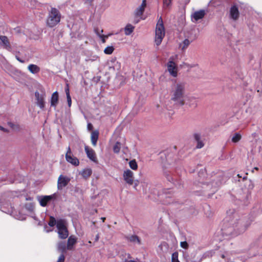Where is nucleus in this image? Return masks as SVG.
<instances>
[{
  "label": "nucleus",
  "instance_id": "f257e3e1",
  "mask_svg": "<svg viewBox=\"0 0 262 262\" xmlns=\"http://www.w3.org/2000/svg\"><path fill=\"white\" fill-rule=\"evenodd\" d=\"M251 222L247 216L240 217L234 214L232 217L227 219L224 223V231L226 235L236 236L244 232L250 226Z\"/></svg>",
  "mask_w": 262,
  "mask_h": 262
},
{
  "label": "nucleus",
  "instance_id": "f03ea898",
  "mask_svg": "<svg viewBox=\"0 0 262 262\" xmlns=\"http://www.w3.org/2000/svg\"><path fill=\"white\" fill-rule=\"evenodd\" d=\"M172 93L171 100L176 102L180 105H183L185 103V101L183 99L185 93V83H177Z\"/></svg>",
  "mask_w": 262,
  "mask_h": 262
},
{
  "label": "nucleus",
  "instance_id": "7ed1b4c3",
  "mask_svg": "<svg viewBox=\"0 0 262 262\" xmlns=\"http://www.w3.org/2000/svg\"><path fill=\"white\" fill-rule=\"evenodd\" d=\"M60 19L61 14L59 11L55 8L52 7L49 11L46 20L47 25L50 28H53L60 22Z\"/></svg>",
  "mask_w": 262,
  "mask_h": 262
},
{
  "label": "nucleus",
  "instance_id": "20e7f679",
  "mask_svg": "<svg viewBox=\"0 0 262 262\" xmlns=\"http://www.w3.org/2000/svg\"><path fill=\"white\" fill-rule=\"evenodd\" d=\"M165 35V27L162 17H160L158 20L155 29V42L157 46L161 43Z\"/></svg>",
  "mask_w": 262,
  "mask_h": 262
},
{
  "label": "nucleus",
  "instance_id": "39448f33",
  "mask_svg": "<svg viewBox=\"0 0 262 262\" xmlns=\"http://www.w3.org/2000/svg\"><path fill=\"white\" fill-rule=\"evenodd\" d=\"M57 228L60 238L66 239L68 237L69 231L66 225L65 220L62 219L57 220Z\"/></svg>",
  "mask_w": 262,
  "mask_h": 262
},
{
  "label": "nucleus",
  "instance_id": "423d86ee",
  "mask_svg": "<svg viewBox=\"0 0 262 262\" xmlns=\"http://www.w3.org/2000/svg\"><path fill=\"white\" fill-rule=\"evenodd\" d=\"M71 154H72V152H71V148H70V147L69 146L68 148L67 153L66 154V160L68 162L73 164V165L78 166L79 164V160L77 158L73 157L71 155Z\"/></svg>",
  "mask_w": 262,
  "mask_h": 262
},
{
  "label": "nucleus",
  "instance_id": "0eeeda50",
  "mask_svg": "<svg viewBox=\"0 0 262 262\" xmlns=\"http://www.w3.org/2000/svg\"><path fill=\"white\" fill-rule=\"evenodd\" d=\"M123 177L126 183L132 185L134 182V173L129 169H127L123 172Z\"/></svg>",
  "mask_w": 262,
  "mask_h": 262
},
{
  "label": "nucleus",
  "instance_id": "6e6552de",
  "mask_svg": "<svg viewBox=\"0 0 262 262\" xmlns=\"http://www.w3.org/2000/svg\"><path fill=\"white\" fill-rule=\"evenodd\" d=\"M167 70L171 75L173 77L177 76V67L175 62L172 60H170L167 63Z\"/></svg>",
  "mask_w": 262,
  "mask_h": 262
},
{
  "label": "nucleus",
  "instance_id": "1a4fd4ad",
  "mask_svg": "<svg viewBox=\"0 0 262 262\" xmlns=\"http://www.w3.org/2000/svg\"><path fill=\"white\" fill-rule=\"evenodd\" d=\"M84 150H85V151L86 154L88 157L91 161L97 163V158L95 151L92 148H90L88 146H85Z\"/></svg>",
  "mask_w": 262,
  "mask_h": 262
},
{
  "label": "nucleus",
  "instance_id": "9d476101",
  "mask_svg": "<svg viewBox=\"0 0 262 262\" xmlns=\"http://www.w3.org/2000/svg\"><path fill=\"white\" fill-rule=\"evenodd\" d=\"M70 179L60 175L58 179L57 187L58 189H62L66 187L70 182Z\"/></svg>",
  "mask_w": 262,
  "mask_h": 262
},
{
  "label": "nucleus",
  "instance_id": "9b49d317",
  "mask_svg": "<svg viewBox=\"0 0 262 262\" xmlns=\"http://www.w3.org/2000/svg\"><path fill=\"white\" fill-rule=\"evenodd\" d=\"M35 96L36 100L37 105L40 108L45 107L44 97L42 95H40L38 92H35Z\"/></svg>",
  "mask_w": 262,
  "mask_h": 262
},
{
  "label": "nucleus",
  "instance_id": "f8f14e48",
  "mask_svg": "<svg viewBox=\"0 0 262 262\" xmlns=\"http://www.w3.org/2000/svg\"><path fill=\"white\" fill-rule=\"evenodd\" d=\"M0 45L4 46V48L8 51H11V47L8 37L6 36H0Z\"/></svg>",
  "mask_w": 262,
  "mask_h": 262
},
{
  "label": "nucleus",
  "instance_id": "ddd939ff",
  "mask_svg": "<svg viewBox=\"0 0 262 262\" xmlns=\"http://www.w3.org/2000/svg\"><path fill=\"white\" fill-rule=\"evenodd\" d=\"M230 15L233 20H237L239 15L238 7L236 5L232 6L230 10Z\"/></svg>",
  "mask_w": 262,
  "mask_h": 262
},
{
  "label": "nucleus",
  "instance_id": "4468645a",
  "mask_svg": "<svg viewBox=\"0 0 262 262\" xmlns=\"http://www.w3.org/2000/svg\"><path fill=\"white\" fill-rule=\"evenodd\" d=\"M77 238L74 235L70 236L67 242V250H72L73 249L74 246L77 243Z\"/></svg>",
  "mask_w": 262,
  "mask_h": 262
},
{
  "label": "nucleus",
  "instance_id": "2eb2a0df",
  "mask_svg": "<svg viewBox=\"0 0 262 262\" xmlns=\"http://www.w3.org/2000/svg\"><path fill=\"white\" fill-rule=\"evenodd\" d=\"M146 6V1L143 0L141 6L139 8H138L136 10V11L135 13L136 15L137 16H141L144 11Z\"/></svg>",
  "mask_w": 262,
  "mask_h": 262
},
{
  "label": "nucleus",
  "instance_id": "dca6fc26",
  "mask_svg": "<svg viewBox=\"0 0 262 262\" xmlns=\"http://www.w3.org/2000/svg\"><path fill=\"white\" fill-rule=\"evenodd\" d=\"M53 199V196L52 195H45L40 199L39 201L40 205L42 207H45Z\"/></svg>",
  "mask_w": 262,
  "mask_h": 262
},
{
  "label": "nucleus",
  "instance_id": "f3484780",
  "mask_svg": "<svg viewBox=\"0 0 262 262\" xmlns=\"http://www.w3.org/2000/svg\"><path fill=\"white\" fill-rule=\"evenodd\" d=\"M99 137V132L98 130H94L92 132L91 136V140L92 144L94 146L97 144V142Z\"/></svg>",
  "mask_w": 262,
  "mask_h": 262
},
{
  "label": "nucleus",
  "instance_id": "a211bd4d",
  "mask_svg": "<svg viewBox=\"0 0 262 262\" xmlns=\"http://www.w3.org/2000/svg\"><path fill=\"white\" fill-rule=\"evenodd\" d=\"M205 15V12L204 10L195 11L193 14V17L195 20L197 21L203 18Z\"/></svg>",
  "mask_w": 262,
  "mask_h": 262
},
{
  "label": "nucleus",
  "instance_id": "6ab92c4d",
  "mask_svg": "<svg viewBox=\"0 0 262 262\" xmlns=\"http://www.w3.org/2000/svg\"><path fill=\"white\" fill-rule=\"evenodd\" d=\"M58 102V92H54L51 96V105L56 107Z\"/></svg>",
  "mask_w": 262,
  "mask_h": 262
},
{
  "label": "nucleus",
  "instance_id": "aec40b11",
  "mask_svg": "<svg viewBox=\"0 0 262 262\" xmlns=\"http://www.w3.org/2000/svg\"><path fill=\"white\" fill-rule=\"evenodd\" d=\"M28 70L32 74H36L40 72V68L34 64H30L28 67Z\"/></svg>",
  "mask_w": 262,
  "mask_h": 262
},
{
  "label": "nucleus",
  "instance_id": "412c9836",
  "mask_svg": "<svg viewBox=\"0 0 262 262\" xmlns=\"http://www.w3.org/2000/svg\"><path fill=\"white\" fill-rule=\"evenodd\" d=\"M193 137L198 144L196 145L197 148H201L204 146V143L201 141V136L199 134L195 133L193 135Z\"/></svg>",
  "mask_w": 262,
  "mask_h": 262
},
{
  "label": "nucleus",
  "instance_id": "4be33fe9",
  "mask_svg": "<svg viewBox=\"0 0 262 262\" xmlns=\"http://www.w3.org/2000/svg\"><path fill=\"white\" fill-rule=\"evenodd\" d=\"M127 240L132 243H137L138 244H141V241L139 237L136 235H132L127 237Z\"/></svg>",
  "mask_w": 262,
  "mask_h": 262
},
{
  "label": "nucleus",
  "instance_id": "5701e85b",
  "mask_svg": "<svg viewBox=\"0 0 262 262\" xmlns=\"http://www.w3.org/2000/svg\"><path fill=\"white\" fill-rule=\"evenodd\" d=\"M135 27L131 24H127L124 28V33L126 35H130L134 30Z\"/></svg>",
  "mask_w": 262,
  "mask_h": 262
},
{
  "label": "nucleus",
  "instance_id": "b1692460",
  "mask_svg": "<svg viewBox=\"0 0 262 262\" xmlns=\"http://www.w3.org/2000/svg\"><path fill=\"white\" fill-rule=\"evenodd\" d=\"M92 173V170L90 168H86L82 170L81 172V176L84 179L89 178Z\"/></svg>",
  "mask_w": 262,
  "mask_h": 262
},
{
  "label": "nucleus",
  "instance_id": "393cba45",
  "mask_svg": "<svg viewBox=\"0 0 262 262\" xmlns=\"http://www.w3.org/2000/svg\"><path fill=\"white\" fill-rule=\"evenodd\" d=\"M58 249L62 253H64L67 250V246L64 242H60L58 244Z\"/></svg>",
  "mask_w": 262,
  "mask_h": 262
},
{
  "label": "nucleus",
  "instance_id": "a878e982",
  "mask_svg": "<svg viewBox=\"0 0 262 262\" xmlns=\"http://www.w3.org/2000/svg\"><path fill=\"white\" fill-rule=\"evenodd\" d=\"M190 41L188 39H185L183 42L180 44V46L181 47L182 50H185L190 45Z\"/></svg>",
  "mask_w": 262,
  "mask_h": 262
},
{
  "label": "nucleus",
  "instance_id": "bb28decb",
  "mask_svg": "<svg viewBox=\"0 0 262 262\" xmlns=\"http://www.w3.org/2000/svg\"><path fill=\"white\" fill-rule=\"evenodd\" d=\"M129 165L133 170H137L138 169V164L135 160H132L129 162Z\"/></svg>",
  "mask_w": 262,
  "mask_h": 262
},
{
  "label": "nucleus",
  "instance_id": "cd10ccee",
  "mask_svg": "<svg viewBox=\"0 0 262 262\" xmlns=\"http://www.w3.org/2000/svg\"><path fill=\"white\" fill-rule=\"evenodd\" d=\"M242 138V136L239 133H235L232 138V141L233 143H237Z\"/></svg>",
  "mask_w": 262,
  "mask_h": 262
},
{
  "label": "nucleus",
  "instance_id": "c85d7f7f",
  "mask_svg": "<svg viewBox=\"0 0 262 262\" xmlns=\"http://www.w3.org/2000/svg\"><path fill=\"white\" fill-rule=\"evenodd\" d=\"M115 49L113 46H108L105 48L104 53L107 55H110L112 54Z\"/></svg>",
  "mask_w": 262,
  "mask_h": 262
},
{
  "label": "nucleus",
  "instance_id": "c756f323",
  "mask_svg": "<svg viewBox=\"0 0 262 262\" xmlns=\"http://www.w3.org/2000/svg\"><path fill=\"white\" fill-rule=\"evenodd\" d=\"M66 95H67V97L68 105L69 106H70L71 105L72 100H71V96L70 95V92H69V89L68 87V85H67V88L66 89Z\"/></svg>",
  "mask_w": 262,
  "mask_h": 262
},
{
  "label": "nucleus",
  "instance_id": "7c9ffc66",
  "mask_svg": "<svg viewBox=\"0 0 262 262\" xmlns=\"http://www.w3.org/2000/svg\"><path fill=\"white\" fill-rule=\"evenodd\" d=\"M48 225L51 227H54L55 225H57V222L54 217L52 216H50Z\"/></svg>",
  "mask_w": 262,
  "mask_h": 262
},
{
  "label": "nucleus",
  "instance_id": "2f4dec72",
  "mask_svg": "<svg viewBox=\"0 0 262 262\" xmlns=\"http://www.w3.org/2000/svg\"><path fill=\"white\" fill-rule=\"evenodd\" d=\"M121 143L117 142L113 147V151L115 153H119L120 150Z\"/></svg>",
  "mask_w": 262,
  "mask_h": 262
},
{
  "label": "nucleus",
  "instance_id": "473e14b6",
  "mask_svg": "<svg viewBox=\"0 0 262 262\" xmlns=\"http://www.w3.org/2000/svg\"><path fill=\"white\" fill-rule=\"evenodd\" d=\"M172 262H180L178 259V253L175 252L172 253L171 257Z\"/></svg>",
  "mask_w": 262,
  "mask_h": 262
},
{
  "label": "nucleus",
  "instance_id": "72a5a7b5",
  "mask_svg": "<svg viewBox=\"0 0 262 262\" xmlns=\"http://www.w3.org/2000/svg\"><path fill=\"white\" fill-rule=\"evenodd\" d=\"M163 7L166 8L170 6L171 0H163Z\"/></svg>",
  "mask_w": 262,
  "mask_h": 262
},
{
  "label": "nucleus",
  "instance_id": "f704fd0d",
  "mask_svg": "<svg viewBox=\"0 0 262 262\" xmlns=\"http://www.w3.org/2000/svg\"><path fill=\"white\" fill-rule=\"evenodd\" d=\"M180 245L181 247L184 249H187L188 247V244L186 242H181Z\"/></svg>",
  "mask_w": 262,
  "mask_h": 262
},
{
  "label": "nucleus",
  "instance_id": "c9c22d12",
  "mask_svg": "<svg viewBox=\"0 0 262 262\" xmlns=\"http://www.w3.org/2000/svg\"><path fill=\"white\" fill-rule=\"evenodd\" d=\"M64 259H65L64 256L63 254H62L61 255H60V256L57 260V262H64Z\"/></svg>",
  "mask_w": 262,
  "mask_h": 262
},
{
  "label": "nucleus",
  "instance_id": "e433bc0d",
  "mask_svg": "<svg viewBox=\"0 0 262 262\" xmlns=\"http://www.w3.org/2000/svg\"><path fill=\"white\" fill-rule=\"evenodd\" d=\"M97 34H98V35H99V36L101 38V39H101L102 42L103 43H105V38H107V36H104V35H99V33H98V32H97Z\"/></svg>",
  "mask_w": 262,
  "mask_h": 262
},
{
  "label": "nucleus",
  "instance_id": "4c0bfd02",
  "mask_svg": "<svg viewBox=\"0 0 262 262\" xmlns=\"http://www.w3.org/2000/svg\"><path fill=\"white\" fill-rule=\"evenodd\" d=\"M93 125L91 123H88V129L89 130H92L93 129Z\"/></svg>",
  "mask_w": 262,
  "mask_h": 262
},
{
  "label": "nucleus",
  "instance_id": "58836bf2",
  "mask_svg": "<svg viewBox=\"0 0 262 262\" xmlns=\"http://www.w3.org/2000/svg\"><path fill=\"white\" fill-rule=\"evenodd\" d=\"M0 129L1 130L3 131L4 132H6V133H8L9 132V130L7 129H6L1 126H0Z\"/></svg>",
  "mask_w": 262,
  "mask_h": 262
},
{
  "label": "nucleus",
  "instance_id": "ea45409f",
  "mask_svg": "<svg viewBox=\"0 0 262 262\" xmlns=\"http://www.w3.org/2000/svg\"><path fill=\"white\" fill-rule=\"evenodd\" d=\"M85 3L89 5H91L94 0H84Z\"/></svg>",
  "mask_w": 262,
  "mask_h": 262
},
{
  "label": "nucleus",
  "instance_id": "a19ab883",
  "mask_svg": "<svg viewBox=\"0 0 262 262\" xmlns=\"http://www.w3.org/2000/svg\"><path fill=\"white\" fill-rule=\"evenodd\" d=\"M16 59H17L18 61H19L20 62H21V63H24V62H25V61H24V60H23L21 59H20L18 56H16Z\"/></svg>",
  "mask_w": 262,
  "mask_h": 262
},
{
  "label": "nucleus",
  "instance_id": "79ce46f5",
  "mask_svg": "<svg viewBox=\"0 0 262 262\" xmlns=\"http://www.w3.org/2000/svg\"><path fill=\"white\" fill-rule=\"evenodd\" d=\"M8 125L11 128H14V124L10 122H8Z\"/></svg>",
  "mask_w": 262,
  "mask_h": 262
},
{
  "label": "nucleus",
  "instance_id": "37998d69",
  "mask_svg": "<svg viewBox=\"0 0 262 262\" xmlns=\"http://www.w3.org/2000/svg\"><path fill=\"white\" fill-rule=\"evenodd\" d=\"M254 170H258V169H258V168L257 167H255L254 168V169L252 170V172H254Z\"/></svg>",
  "mask_w": 262,
  "mask_h": 262
},
{
  "label": "nucleus",
  "instance_id": "c03bdc74",
  "mask_svg": "<svg viewBox=\"0 0 262 262\" xmlns=\"http://www.w3.org/2000/svg\"><path fill=\"white\" fill-rule=\"evenodd\" d=\"M101 220L103 222H104L106 220V218L105 217H101Z\"/></svg>",
  "mask_w": 262,
  "mask_h": 262
},
{
  "label": "nucleus",
  "instance_id": "a18cd8bd",
  "mask_svg": "<svg viewBox=\"0 0 262 262\" xmlns=\"http://www.w3.org/2000/svg\"><path fill=\"white\" fill-rule=\"evenodd\" d=\"M98 239H99V235H97V236H96V238H95V241H97L98 240Z\"/></svg>",
  "mask_w": 262,
  "mask_h": 262
},
{
  "label": "nucleus",
  "instance_id": "49530a36",
  "mask_svg": "<svg viewBox=\"0 0 262 262\" xmlns=\"http://www.w3.org/2000/svg\"><path fill=\"white\" fill-rule=\"evenodd\" d=\"M237 176H238V177H239V178H241V176H240V175H239V174H237Z\"/></svg>",
  "mask_w": 262,
  "mask_h": 262
},
{
  "label": "nucleus",
  "instance_id": "de8ad7c7",
  "mask_svg": "<svg viewBox=\"0 0 262 262\" xmlns=\"http://www.w3.org/2000/svg\"><path fill=\"white\" fill-rule=\"evenodd\" d=\"M95 212H97V209L95 210Z\"/></svg>",
  "mask_w": 262,
  "mask_h": 262
}]
</instances>
